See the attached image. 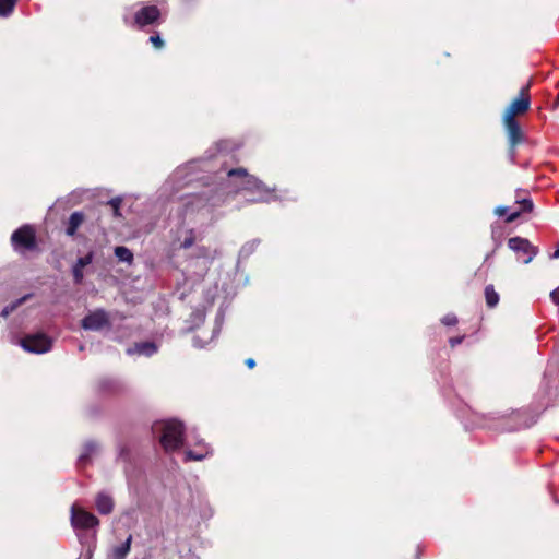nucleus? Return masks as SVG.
<instances>
[{"label": "nucleus", "instance_id": "obj_1", "mask_svg": "<svg viewBox=\"0 0 559 559\" xmlns=\"http://www.w3.org/2000/svg\"><path fill=\"white\" fill-rule=\"evenodd\" d=\"M154 435L158 436L159 442L166 452H173L183 445V425L176 419L155 421L152 426Z\"/></svg>", "mask_w": 559, "mask_h": 559}, {"label": "nucleus", "instance_id": "obj_2", "mask_svg": "<svg viewBox=\"0 0 559 559\" xmlns=\"http://www.w3.org/2000/svg\"><path fill=\"white\" fill-rule=\"evenodd\" d=\"M228 185L231 191L238 192L241 190L257 191L260 197L250 199L252 202H267L270 199L266 197L269 190L265 188L262 181L258 178L248 175L245 168L229 169L227 171Z\"/></svg>", "mask_w": 559, "mask_h": 559}, {"label": "nucleus", "instance_id": "obj_3", "mask_svg": "<svg viewBox=\"0 0 559 559\" xmlns=\"http://www.w3.org/2000/svg\"><path fill=\"white\" fill-rule=\"evenodd\" d=\"M20 344L26 352L44 354L51 349L52 340L44 333H35L23 337Z\"/></svg>", "mask_w": 559, "mask_h": 559}, {"label": "nucleus", "instance_id": "obj_4", "mask_svg": "<svg viewBox=\"0 0 559 559\" xmlns=\"http://www.w3.org/2000/svg\"><path fill=\"white\" fill-rule=\"evenodd\" d=\"M71 525L75 530H90L97 527L99 524L98 519L91 512L85 509L79 507L78 504H72L71 507Z\"/></svg>", "mask_w": 559, "mask_h": 559}, {"label": "nucleus", "instance_id": "obj_5", "mask_svg": "<svg viewBox=\"0 0 559 559\" xmlns=\"http://www.w3.org/2000/svg\"><path fill=\"white\" fill-rule=\"evenodd\" d=\"M12 245L17 251L33 250L36 248L35 231L31 226L16 229L11 237Z\"/></svg>", "mask_w": 559, "mask_h": 559}, {"label": "nucleus", "instance_id": "obj_6", "mask_svg": "<svg viewBox=\"0 0 559 559\" xmlns=\"http://www.w3.org/2000/svg\"><path fill=\"white\" fill-rule=\"evenodd\" d=\"M508 246L519 254L524 263H530L537 254V249L525 238L512 237L509 239Z\"/></svg>", "mask_w": 559, "mask_h": 559}, {"label": "nucleus", "instance_id": "obj_7", "mask_svg": "<svg viewBox=\"0 0 559 559\" xmlns=\"http://www.w3.org/2000/svg\"><path fill=\"white\" fill-rule=\"evenodd\" d=\"M109 325H110L109 316L103 309H98V310H95V311L88 313L82 320V328L85 330H90V331H99Z\"/></svg>", "mask_w": 559, "mask_h": 559}, {"label": "nucleus", "instance_id": "obj_8", "mask_svg": "<svg viewBox=\"0 0 559 559\" xmlns=\"http://www.w3.org/2000/svg\"><path fill=\"white\" fill-rule=\"evenodd\" d=\"M526 87L521 90L520 95L510 104V106L506 109L503 115V119H515L516 115L525 114L531 105L530 97L525 92Z\"/></svg>", "mask_w": 559, "mask_h": 559}, {"label": "nucleus", "instance_id": "obj_9", "mask_svg": "<svg viewBox=\"0 0 559 559\" xmlns=\"http://www.w3.org/2000/svg\"><path fill=\"white\" fill-rule=\"evenodd\" d=\"M159 15H160V13H159V10L157 7H155V5L143 7L141 10H139L135 13L134 23L140 27L151 25V24H154L158 20Z\"/></svg>", "mask_w": 559, "mask_h": 559}, {"label": "nucleus", "instance_id": "obj_10", "mask_svg": "<svg viewBox=\"0 0 559 559\" xmlns=\"http://www.w3.org/2000/svg\"><path fill=\"white\" fill-rule=\"evenodd\" d=\"M503 126L508 135V141L511 146V148H514L518 144L522 143L524 140L523 132L520 128L519 122L516 119H502Z\"/></svg>", "mask_w": 559, "mask_h": 559}, {"label": "nucleus", "instance_id": "obj_11", "mask_svg": "<svg viewBox=\"0 0 559 559\" xmlns=\"http://www.w3.org/2000/svg\"><path fill=\"white\" fill-rule=\"evenodd\" d=\"M520 205H521V209L518 210V211H514L510 214H508V207L507 206H498L496 207L495 210V213L498 215V216H504L507 215V218H506V222L507 223H512L514 222L522 213H525V212H531L533 210V202L531 199H522L521 201H516Z\"/></svg>", "mask_w": 559, "mask_h": 559}, {"label": "nucleus", "instance_id": "obj_12", "mask_svg": "<svg viewBox=\"0 0 559 559\" xmlns=\"http://www.w3.org/2000/svg\"><path fill=\"white\" fill-rule=\"evenodd\" d=\"M94 252L90 251L84 257H81L76 260V262L72 266V274L75 284H81L84 278L83 269L90 265L93 262Z\"/></svg>", "mask_w": 559, "mask_h": 559}, {"label": "nucleus", "instance_id": "obj_13", "mask_svg": "<svg viewBox=\"0 0 559 559\" xmlns=\"http://www.w3.org/2000/svg\"><path fill=\"white\" fill-rule=\"evenodd\" d=\"M95 506L100 514H109L114 510V500L109 495L100 492L96 496Z\"/></svg>", "mask_w": 559, "mask_h": 559}, {"label": "nucleus", "instance_id": "obj_14", "mask_svg": "<svg viewBox=\"0 0 559 559\" xmlns=\"http://www.w3.org/2000/svg\"><path fill=\"white\" fill-rule=\"evenodd\" d=\"M197 445L199 447V450H188L185 453V460L186 461H201L205 459L209 453V447L204 444L203 442H197Z\"/></svg>", "mask_w": 559, "mask_h": 559}, {"label": "nucleus", "instance_id": "obj_15", "mask_svg": "<svg viewBox=\"0 0 559 559\" xmlns=\"http://www.w3.org/2000/svg\"><path fill=\"white\" fill-rule=\"evenodd\" d=\"M132 536L130 535L121 545L112 548L108 559H124L130 551Z\"/></svg>", "mask_w": 559, "mask_h": 559}, {"label": "nucleus", "instance_id": "obj_16", "mask_svg": "<svg viewBox=\"0 0 559 559\" xmlns=\"http://www.w3.org/2000/svg\"><path fill=\"white\" fill-rule=\"evenodd\" d=\"M84 221V215L81 212H74L71 214L68 226L66 229L67 235L74 236L76 234V230L82 225Z\"/></svg>", "mask_w": 559, "mask_h": 559}, {"label": "nucleus", "instance_id": "obj_17", "mask_svg": "<svg viewBox=\"0 0 559 559\" xmlns=\"http://www.w3.org/2000/svg\"><path fill=\"white\" fill-rule=\"evenodd\" d=\"M157 352V346L154 343L145 342L136 344L133 349H128V354H140L145 356H151Z\"/></svg>", "mask_w": 559, "mask_h": 559}, {"label": "nucleus", "instance_id": "obj_18", "mask_svg": "<svg viewBox=\"0 0 559 559\" xmlns=\"http://www.w3.org/2000/svg\"><path fill=\"white\" fill-rule=\"evenodd\" d=\"M205 206V201L200 195H191L187 199L185 203L186 213L192 212L194 210H200Z\"/></svg>", "mask_w": 559, "mask_h": 559}, {"label": "nucleus", "instance_id": "obj_19", "mask_svg": "<svg viewBox=\"0 0 559 559\" xmlns=\"http://www.w3.org/2000/svg\"><path fill=\"white\" fill-rule=\"evenodd\" d=\"M485 298L486 304L489 308H493L499 302V294L495 290L492 285H487L485 287Z\"/></svg>", "mask_w": 559, "mask_h": 559}, {"label": "nucleus", "instance_id": "obj_20", "mask_svg": "<svg viewBox=\"0 0 559 559\" xmlns=\"http://www.w3.org/2000/svg\"><path fill=\"white\" fill-rule=\"evenodd\" d=\"M96 450L97 444L95 442H86L84 444L82 453L79 456V464L84 465Z\"/></svg>", "mask_w": 559, "mask_h": 559}, {"label": "nucleus", "instance_id": "obj_21", "mask_svg": "<svg viewBox=\"0 0 559 559\" xmlns=\"http://www.w3.org/2000/svg\"><path fill=\"white\" fill-rule=\"evenodd\" d=\"M115 255L122 262L131 263L133 261V253L123 246L115 248Z\"/></svg>", "mask_w": 559, "mask_h": 559}, {"label": "nucleus", "instance_id": "obj_22", "mask_svg": "<svg viewBox=\"0 0 559 559\" xmlns=\"http://www.w3.org/2000/svg\"><path fill=\"white\" fill-rule=\"evenodd\" d=\"M16 0H0V16H8L12 13Z\"/></svg>", "mask_w": 559, "mask_h": 559}, {"label": "nucleus", "instance_id": "obj_23", "mask_svg": "<svg viewBox=\"0 0 559 559\" xmlns=\"http://www.w3.org/2000/svg\"><path fill=\"white\" fill-rule=\"evenodd\" d=\"M195 242V235L193 229H189L185 233V237L181 240L179 248L188 249L192 247Z\"/></svg>", "mask_w": 559, "mask_h": 559}, {"label": "nucleus", "instance_id": "obj_24", "mask_svg": "<svg viewBox=\"0 0 559 559\" xmlns=\"http://www.w3.org/2000/svg\"><path fill=\"white\" fill-rule=\"evenodd\" d=\"M28 298V295L17 299L16 301L12 302L11 305L3 308L1 316L8 317L11 312H13L20 305H22L26 299Z\"/></svg>", "mask_w": 559, "mask_h": 559}, {"label": "nucleus", "instance_id": "obj_25", "mask_svg": "<svg viewBox=\"0 0 559 559\" xmlns=\"http://www.w3.org/2000/svg\"><path fill=\"white\" fill-rule=\"evenodd\" d=\"M150 41L156 49H160L164 47V41L160 38L159 34H154L150 37Z\"/></svg>", "mask_w": 559, "mask_h": 559}, {"label": "nucleus", "instance_id": "obj_26", "mask_svg": "<svg viewBox=\"0 0 559 559\" xmlns=\"http://www.w3.org/2000/svg\"><path fill=\"white\" fill-rule=\"evenodd\" d=\"M442 323L445 325H455L457 323V318L453 313H449L442 318Z\"/></svg>", "mask_w": 559, "mask_h": 559}, {"label": "nucleus", "instance_id": "obj_27", "mask_svg": "<svg viewBox=\"0 0 559 559\" xmlns=\"http://www.w3.org/2000/svg\"><path fill=\"white\" fill-rule=\"evenodd\" d=\"M109 204L112 206L115 215L120 216L119 206L121 204V199L116 198L109 201Z\"/></svg>", "mask_w": 559, "mask_h": 559}, {"label": "nucleus", "instance_id": "obj_28", "mask_svg": "<svg viewBox=\"0 0 559 559\" xmlns=\"http://www.w3.org/2000/svg\"><path fill=\"white\" fill-rule=\"evenodd\" d=\"M550 298L554 304L559 305V286L550 293Z\"/></svg>", "mask_w": 559, "mask_h": 559}, {"label": "nucleus", "instance_id": "obj_29", "mask_svg": "<svg viewBox=\"0 0 559 559\" xmlns=\"http://www.w3.org/2000/svg\"><path fill=\"white\" fill-rule=\"evenodd\" d=\"M462 342V337H455L450 340L451 346H455Z\"/></svg>", "mask_w": 559, "mask_h": 559}, {"label": "nucleus", "instance_id": "obj_30", "mask_svg": "<svg viewBox=\"0 0 559 559\" xmlns=\"http://www.w3.org/2000/svg\"><path fill=\"white\" fill-rule=\"evenodd\" d=\"M246 365H247L249 368H253V367L255 366V361H254V359H252V358H248V359L246 360Z\"/></svg>", "mask_w": 559, "mask_h": 559}, {"label": "nucleus", "instance_id": "obj_31", "mask_svg": "<svg viewBox=\"0 0 559 559\" xmlns=\"http://www.w3.org/2000/svg\"><path fill=\"white\" fill-rule=\"evenodd\" d=\"M550 257H551V259H559V245H558V248L555 250V252Z\"/></svg>", "mask_w": 559, "mask_h": 559}, {"label": "nucleus", "instance_id": "obj_32", "mask_svg": "<svg viewBox=\"0 0 559 559\" xmlns=\"http://www.w3.org/2000/svg\"><path fill=\"white\" fill-rule=\"evenodd\" d=\"M193 344H194V346H197V347H203V344H200V343H199V337H194V338H193Z\"/></svg>", "mask_w": 559, "mask_h": 559}, {"label": "nucleus", "instance_id": "obj_33", "mask_svg": "<svg viewBox=\"0 0 559 559\" xmlns=\"http://www.w3.org/2000/svg\"><path fill=\"white\" fill-rule=\"evenodd\" d=\"M182 171H183L182 169H178L175 175L180 176Z\"/></svg>", "mask_w": 559, "mask_h": 559}, {"label": "nucleus", "instance_id": "obj_34", "mask_svg": "<svg viewBox=\"0 0 559 559\" xmlns=\"http://www.w3.org/2000/svg\"><path fill=\"white\" fill-rule=\"evenodd\" d=\"M247 248L243 247L242 250H241V253L243 254L246 252Z\"/></svg>", "mask_w": 559, "mask_h": 559}]
</instances>
